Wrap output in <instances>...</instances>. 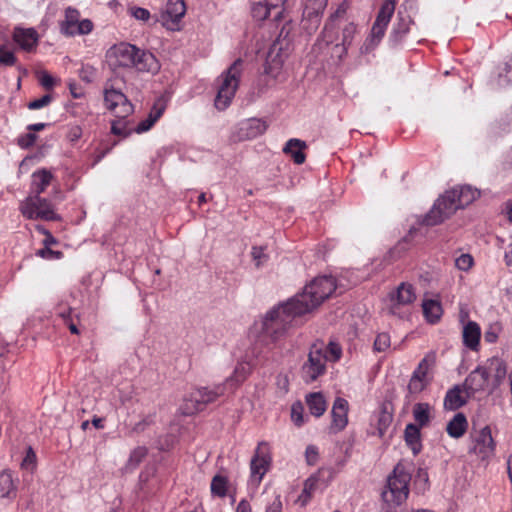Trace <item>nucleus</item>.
<instances>
[{
    "mask_svg": "<svg viewBox=\"0 0 512 512\" xmlns=\"http://www.w3.org/2000/svg\"><path fill=\"white\" fill-rule=\"evenodd\" d=\"M108 65L116 70L118 68H136L138 71L157 72L159 62L150 53L141 51L129 43H119L112 46L106 53Z\"/></svg>",
    "mask_w": 512,
    "mask_h": 512,
    "instance_id": "f257e3e1",
    "label": "nucleus"
},
{
    "mask_svg": "<svg viewBox=\"0 0 512 512\" xmlns=\"http://www.w3.org/2000/svg\"><path fill=\"white\" fill-rule=\"evenodd\" d=\"M356 30V26L353 23L341 25L330 20L325 25L321 39L318 42L319 49L326 50V54L332 59L342 61L347 55Z\"/></svg>",
    "mask_w": 512,
    "mask_h": 512,
    "instance_id": "f03ea898",
    "label": "nucleus"
},
{
    "mask_svg": "<svg viewBox=\"0 0 512 512\" xmlns=\"http://www.w3.org/2000/svg\"><path fill=\"white\" fill-rule=\"evenodd\" d=\"M301 315L303 314L297 312V306L289 300L269 311L259 323H255L254 332L269 338L271 342H275L284 334L293 318Z\"/></svg>",
    "mask_w": 512,
    "mask_h": 512,
    "instance_id": "7ed1b4c3",
    "label": "nucleus"
},
{
    "mask_svg": "<svg viewBox=\"0 0 512 512\" xmlns=\"http://www.w3.org/2000/svg\"><path fill=\"white\" fill-rule=\"evenodd\" d=\"M335 288V281L332 277H318L306 285L303 292L296 295L291 301L297 306L298 313L305 314L321 305Z\"/></svg>",
    "mask_w": 512,
    "mask_h": 512,
    "instance_id": "20e7f679",
    "label": "nucleus"
},
{
    "mask_svg": "<svg viewBox=\"0 0 512 512\" xmlns=\"http://www.w3.org/2000/svg\"><path fill=\"white\" fill-rule=\"evenodd\" d=\"M242 71L243 61L237 59L217 78V93L214 99V105L219 111H223L230 106L239 88Z\"/></svg>",
    "mask_w": 512,
    "mask_h": 512,
    "instance_id": "39448f33",
    "label": "nucleus"
},
{
    "mask_svg": "<svg viewBox=\"0 0 512 512\" xmlns=\"http://www.w3.org/2000/svg\"><path fill=\"white\" fill-rule=\"evenodd\" d=\"M411 473L407 468L398 464L393 473L388 477L387 486L382 492L383 501L390 507H396L404 503L409 495V483Z\"/></svg>",
    "mask_w": 512,
    "mask_h": 512,
    "instance_id": "423d86ee",
    "label": "nucleus"
},
{
    "mask_svg": "<svg viewBox=\"0 0 512 512\" xmlns=\"http://www.w3.org/2000/svg\"><path fill=\"white\" fill-rule=\"evenodd\" d=\"M395 7V0H384L377 14L376 20L373 23L371 32L360 49L362 54L370 53L379 45L385 35V31L391 17L395 12Z\"/></svg>",
    "mask_w": 512,
    "mask_h": 512,
    "instance_id": "0eeeda50",
    "label": "nucleus"
},
{
    "mask_svg": "<svg viewBox=\"0 0 512 512\" xmlns=\"http://www.w3.org/2000/svg\"><path fill=\"white\" fill-rule=\"evenodd\" d=\"M19 211L29 220L58 221L61 217L54 206L38 195H29L19 203Z\"/></svg>",
    "mask_w": 512,
    "mask_h": 512,
    "instance_id": "6e6552de",
    "label": "nucleus"
},
{
    "mask_svg": "<svg viewBox=\"0 0 512 512\" xmlns=\"http://www.w3.org/2000/svg\"><path fill=\"white\" fill-rule=\"evenodd\" d=\"M226 391L223 384L216 385L213 388H198L183 399L181 411L185 415H192L202 411L206 405L216 401V399L224 395Z\"/></svg>",
    "mask_w": 512,
    "mask_h": 512,
    "instance_id": "1a4fd4ad",
    "label": "nucleus"
},
{
    "mask_svg": "<svg viewBox=\"0 0 512 512\" xmlns=\"http://www.w3.org/2000/svg\"><path fill=\"white\" fill-rule=\"evenodd\" d=\"M93 29V22L88 18H82L80 11L74 7H67L63 19L59 21V30L66 37L85 36Z\"/></svg>",
    "mask_w": 512,
    "mask_h": 512,
    "instance_id": "9d476101",
    "label": "nucleus"
},
{
    "mask_svg": "<svg viewBox=\"0 0 512 512\" xmlns=\"http://www.w3.org/2000/svg\"><path fill=\"white\" fill-rule=\"evenodd\" d=\"M435 361L436 356L431 352L425 355L419 362L408 384V390L411 394H418L429 385L432 380V369L435 365Z\"/></svg>",
    "mask_w": 512,
    "mask_h": 512,
    "instance_id": "9b49d317",
    "label": "nucleus"
},
{
    "mask_svg": "<svg viewBox=\"0 0 512 512\" xmlns=\"http://www.w3.org/2000/svg\"><path fill=\"white\" fill-rule=\"evenodd\" d=\"M104 104L119 119H124L133 112V105L127 97L109 83L104 89Z\"/></svg>",
    "mask_w": 512,
    "mask_h": 512,
    "instance_id": "f8f14e48",
    "label": "nucleus"
},
{
    "mask_svg": "<svg viewBox=\"0 0 512 512\" xmlns=\"http://www.w3.org/2000/svg\"><path fill=\"white\" fill-rule=\"evenodd\" d=\"M450 190L446 191L441 197H439L434 203L432 209L426 215L424 222L426 225L434 226L442 223L447 218L452 216L459 207L455 200H452L449 196Z\"/></svg>",
    "mask_w": 512,
    "mask_h": 512,
    "instance_id": "ddd939ff",
    "label": "nucleus"
},
{
    "mask_svg": "<svg viewBox=\"0 0 512 512\" xmlns=\"http://www.w3.org/2000/svg\"><path fill=\"white\" fill-rule=\"evenodd\" d=\"M495 441L492 437L489 426H484L475 433L472 440V446L469 450L481 461H488L495 454Z\"/></svg>",
    "mask_w": 512,
    "mask_h": 512,
    "instance_id": "4468645a",
    "label": "nucleus"
},
{
    "mask_svg": "<svg viewBox=\"0 0 512 512\" xmlns=\"http://www.w3.org/2000/svg\"><path fill=\"white\" fill-rule=\"evenodd\" d=\"M267 125L260 119H247L240 122L231 132L230 140L234 143L254 139L262 135Z\"/></svg>",
    "mask_w": 512,
    "mask_h": 512,
    "instance_id": "2eb2a0df",
    "label": "nucleus"
},
{
    "mask_svg": "<svg viewBox=\"0 0 512 512\" xmlns=\"http://www.w3.org/2000/svg\"><path fill=\"white\" fill-rule=\"evenodd\" d=\"M326 357L321 348L314 346L302 367V377L306 383L315 381L325 372Z\"/></svg>",
    "mask_w": 512,
    "mask_h": 512,
    "instance_id": "dca6fc26",
    "label": "nucleus"
},
{
    "mask_svg": "<svg viewBox=\"0 0 512 512\" xmlns=\"http://www.w3.org/2000/svg\"><path fill=\"white\" fill-rule=\"evenodd\" d=\"M270 460L268 445L265 442L259 443L250 463L252 483L258 485L261 482L269 469Z\"/></svg>",
    "mask_w": 512,
    "mask_h": 512,
    "instance_id": "f3484780",
    "label": "nucleus"
},
{
    "mask_svg": "<svg viewBox=\"0 0 512 512\" xmlns=\"http://www.w3.org/2000/svg\"><path fill=\"white\" fill-rule=\"evenodd\" d=\"M491 388L488 371L485 366H478L465 379L464 389L467 396L476 392L484 391Z\"/></svg>",
    "mask_w": 512,
    "mask_h": 512,
    "instance_id": "a211bd4d",
    "label": "nucleus"
},
{
    "mask_svg": "<svg viewBox=\"0 0 512 512\" xmlns=\"http://www.w3.org/2000/svg\"><path fill=\"white\" fill-rule=\"evenodd\" d=\"M390 312L397 314V308L412 304L416 295L412 285L401 283L397 290L390 294Z\"/></svg>",
    "mask_w": 512,
    "mask_h": 512,
    "instance_id": "6ab92c4d",
    "label": "nucleus"
},
{
    "mask_svg": "<svg viewBox=\"0 0 512 512\" xmlns=\"http://www.w3.org/2000/svg\"><path fill=\"white\" fill-rule=\"evenodd\" d=\"M186 13V5L183 0H168L164 10L161 13L163 25L170 27L171 24L178 23Z\"/></svg>",
    "mask_w": 512,
    "mask_h": 512,
    "instance_id": "aec40b11",
    "label": "nucleus"
},
{
    "mask_svg": "<svg viewBox=\"0 0 512 512\" xmlns=\"http://www.w3.org/2000/svg\"><path fill=\"white\" fill-rule=\"evenodd\" d=\"M348 402L343 398H337L333 404L331 415L333 432L342 431L348 424Z\"/></svg>",
    "mask_w": 512,
    "mask_h": 512,
    "instance_id": "412c9836",
    "label": "nucleus"
},
{
    "mask_svg": "<svg viewBox=\"0 0 512 512\" xmlns=\"http://www.w3.org/2000/svg\"><path fill=\"white\" fill-rule=\"evenodd\" d=\"M13 40L25 51H32L38 43V34L33 28L17 27L13 32Z\"/></svg>",
    "mask_w": 512,
    "mask_h": 512,
    "instance_id": "4be33fe9",
    "label": "nucleus"
},
{
    "mask_svg": "<svg viewBox=\"0 0 512 512\" xmlns=\"http://www.w3.org/2000/svg\"><path fill=\"white\" fill-rule=\"evenodd\" d=\"M449 196L452 197V200H455L460 209L475 201L480 196V193L471 186H461L451 189Z\"/></svg>",
    "mask_w": 512,
    "mask_h": 512,
    "instance_id": "5701e85b",
    "label": "nucleus"
},
{
    "mask_svg": "<svg viewBox=\"0 0 512 512\" xmlns=\"http://www.w3.org/2000/svg\"><path fill=\"white\" fill-rule=\"evenodd\" d=\"M486 370L488 371V376L490 379L491 389H495L500 385L502 380L506 376V367L503 362L497 358L489 359L484 364Z\"/></svg>",
    "mask_w": 512,
    "mask_h": 512,
    "instance_id": "b1692460",
    "label": "nucleus"
},
{
    "mask_svg": "<svg viewBox=\"0 0 512 512\" xmlns=\"http://www.w3.org/2000/svg\"><path fill=\"white\" fill-rule=\"evenodd\" d=\"M53 180V175L50 171L46 169H41L38 171H35L32 174V180H31V195H38L42 194L47 187L51 184Z\"/></svg>",
    "mask_w": 512,
    "mask_h": 512,
    "instance_id": "393cba45",
    "label": "nucleus"
},
{
    "mask_svg": "<svg viewBox=\"0 0 512 512\" xmlns=\"http://www.w3.org/2000/svg\"><path fill=\"white\" fill-rule=\"evenodd\" d=\"M411 22L412 20L408 15H403L401 12H398L396 22L394 23L390 33V40L394 44H397L404 39L409 32Z\"/></svg>",
    "mask_w": 512,
    "mask_h": 512,
    "instance_id": "a878e982",
    "label": "nucleus"
},
{
    "mask_svg": "<svg viewBox=\"0 0 512 512\" xmlns=\"http://www.w3.org/2000/svg\"><path fill=\"white\" fill-rule=\"evenodd\" d=\"M250 366L248 363H238L233 374L223 383L226 390L234 391L249 375Z\"/></svg>",
    "mask_w": 512,
    "mask_h": 512,
    "instance_id": "bb28decb",
    "label": "nucleus"
},
{
    "mask_svg": "<svg viewBox=\"0 0 512 512\" xmlns=\"http://www.w3.org/2000/svg\"><path fill=\"white\" fill-rule=\"evenodd\" d=\"M462 336L465 346L476 350L481 336L480 326L474 321H469L463 328Z\"/></svg>",
    "mask_w": 512,
    "mask_h": 512,
    "instance_id": "cd10ccee",
    "label": "nucleus"
},
{
    "mask_svg": "<svg viewBox=\"0 0 512 512\" xmlns=\"http://www.w3.org/2000/svg\"><path fill=\"white\" fill-rule=\"evenodd\" d=\"M306 147L307 146L304 141L293 138L286 143L285 147L283 148V152L289 154L296 164H302L306 159V156L303 152Z\"/></svg>",
    "mask_w": 512,
    "mask_h": 512,
    "instance_id": "c85d7f7f",
    "label": "nucleus"
},
{
    "mask_svg": "<svg viewBox=\"0 0 512 512\" xmlns=\"http://www.w3.org/2000/svg\"><path fill=\"white\" fill-rule=\"evenodd\" d=\"M467 394L462 393L459 386L450 389L444 399V407L449 410H456L466 403Z\"/></svg>",
    "mask_w": 512,
    "mask_h": 512,
    "instance_id": "c756f323",
    "label": "nucleus"
},
{
    "mask_svg": "<svg viewBox=\"0 0 512 512\" xmlns=\"http://www.w3.org/2000/svg\"><path fill=\"white\" fill-rule=\"evenodd\" d=\"M327 0H307L304 7V16L318 24V17L324 12Z\"/></svg>",
    "mask_w": 512,
    "mask_h": 512,
    "instance_id": "7c9ffc66",
    "label": "nucleus"
},
{
    "mask_svg": "<svg viewBox=\"0 0 512 512\" xmlns=\"http://www.w3.org/2000/svg\"><path fill=\"white\" fill-rule=\"evenodd\" d=\"M306 402L312 415L320 417L326 411V401L321 393H311L307 396Z\"/></svg>",
    "mask_w": 512,
    "mask_h": 512,
    "instance_id": "2f4dec72",
    "label": "nucleus"
},
{
    "mask_svg": "<svg viewBox=\"0 0 512 512\" xmlns=\"http://www.w3.org/2000/svg\"><path fill=\"white\" fill-rule=\"evenodd\" d=\"M164 112V106L162 104H155L147 118L141 121L138 126L135 128L137 133H143L148 131L156 121L161 117Z\"/></svg>",
    "mask_w": 512,
    "mask_h": 512,
    "instance_id": "473e14b6",
    "label": "nucleus"
},
{
    "mask_svg": "<svg viewBox=\"0 0 512 512\" xmlns=\"http://www.w3.org/2000/svg\"><path fill=\"white\" fill-rule=\"evenodd\" d=\"M467 429V420L462 413L456 414L447 424V433L453 438L461 437Z\"/></svg>",
    "mask_w": 512,
    "mask_h": 512,
    "instance_id": "72a5a7b5",
    "label": "nucleus"
},
{
    "mask_svg": "<svg viewBox=\"0 0 512 512\" xmlns=\"http://www.w3.org/2000/svg\"><path fill=\"white\" fill-rule=\"evenodd\" d=\"M16 495V486L11 473H0V498H13Z\"/></svg>",
    "mask_w": 512,
    "mask_h": 512,
    "instance_id": "f704fd0d",
    "label": "nucleus"
},
{
    "mask_svg": "<svg viewBox=\"0 0 512 512\" xmlns=\"http://www.w3.org/2000/svg\"><path fill=\"white\" fill-rule=\"evenodd\" d=\"M405 441L411 448L414 454H417L421 449L420 444V431L416 425L409 424L405 428L404 432Z\"/></svg>",
    "mask_w": 512,
    "mask_h": 512,
    "instance_id": "c9c22d12",
    "label": "nucleus"
},
{
    "mask_svg": "<svg viewBox=\"0 0 512 512\" xmlns=\"http://www.w3.org/2000/svg\"><path fill=\"white\" fill-rule=\"evenodd\" d=\"M423 313L426 319L431 322H437L442 315V307L439 302L435 300H426L422 304Z\"/></svg>",
    "mask_w": 512,
    "mask_h": 512,
    "instance_id": "e433bc0d",
    "label": "nucleus"
},
{
    "mask_svg": "<svg viewBox=\"0 0 512 512\" xmlns=\"http://www.w3.org/2000/svg\"><path fill=\"white\" fill-rule=\"evenodd\" d=\"M413 416L420 426L427 425L431 418V406L428 403H417L413 408Z\"/></svg>",
    "mask_w": 512,
    "mask_h": 512,
    "instance_id": "4c0bfd02",
    "label": "nucleus"
},
{
    "mask_svg": "<svg viewBox=\"0 0 512 512\" xmlns=\"http://www.w3.org/2000/svg\"><path fill=\"white\" fill-rule=\"evenodd\" d=\"M271 11H274V9L266 1L255 3L251 8L253 19L259 22L266 20L271 14Z\"/></svg>",
    "mask_w": 512,
    "mask_h": 512,
    "instance_id": "58836bf2",
    "label": "nucleus"
},
{
    "mask_svg": "<svg viewBox=\"0 0 512 512\" xmlns=\"http://www.w3.org/2000/svg\"><path fill=\"white\" fill-rule=\"evenodd\" d=\"M317 482L318 480L315 477H310L305 481L303 490L297 500L302 506H305L310 501L317 489Z\"/></svg>",
    "mask_w": 512,
    "mask_h": 512,
    "instance_id": "ea45409f",
    "label": "nucleus"
},
{
    "mask_svg": "<svg viewBox=\"0 0 512 512\" xmlns=\"http://www.w3.org/2000/svg\"><path fill=\"white\" fill-rule=\"evenodd\" d=\"M375 421H376L375 426L377 429V434L379 437H383L384 434L386 433L387 429L389 428V426L392 423V415L385 410H381L376 415Z\"/></svg>",
    "mask_w": 512,
    "mask_h": 512,
    "instance_id": "a19ab883",
    "label": "nucleus"
},
{
    "mask_svg": "<svg viewBox=\"0 0 512 512\" xmlns=\"http://www.w3.org/2000/svg\"><path fill=\"white\" fill-rule=\"evenodd\" d=\"M283 64V59L278 55H274V49H272L267 57L265 72L273 77H276L279 69Z\"/></svg>",
    "mask_w": 512,
    "mask_h": 512,
    "instance_id": "79ce46f5",
    "label": "nucleus"
},
{
    "mask_svg": "<svg viewBox=\"0 0 512 512\" xmlns=\"http://www.w3.org/2000/svg\"><path fill=\"white\" fill-rule=\"evenodd\" d=\"M227 491V479L224 476L216 475L213 477L211 482L212 494L224 497Z\"/></svg>",
    "mask_w": 512,
    "mask_h": 512,
    "instance_id": "37998d69",
    "label": "nucleus"
},
{
    "mask_svg": "<svg viewBox=\"0 0 512 512\" xmlns=\"http://www.w3.org/2000/svg\"><path fill=\"white\" fill-rule=\"evenodd\" d=\"M390 346H391V339H390L389 334L382 332L376 336L374 344H373V350L375 352H379V353L385 352L390 348Z\"/></svg>",
    "mask_w": 512,
    "mask_h": 512,
    "instance_id": "c03bdc74",
    "label": "nucleus"
},
{
    "mask_svg": "<svg viewBox=\"0 0 512 512\" xmlns=\"http://www.w3.org/2000/svg\"><path fill=\"white\" fill-rule=\"evenodd\" d=\"M474 265V259L470 254H461L455 259V267L461 271H469Z\"/></svg>",
    "mask_w": 512,
    "mask_h": 512,
    "instance_id": "a18cd8bd",
    "label": "nucleus"
},
{
    "mask_svg": "<svg viewBox=\"0 0 512 512\" xmlns=\"http://www.w3.org/2000/svg\"><path fill=\"white\" fill-rule=\"evenodd\" d=\"M251 256L258 268L268 261V255L265 253V248L262 246H254L251 250Z\"/></svg>",
    "mask_w": 512,
    "mask_h": 512,
    "instance_id": "49530a36",
    "label": "nucleus"
},
{
    "mask_svg": "<svg viewBox=\"0 0 512 512\" xmlns=\"http://www.w3.org/2000/svg\"><path fill=\"white\" fill-rule=\"evenodd\" d=\"M505 75L502 72L499 73L498 85L500 87L506 86L512 83V56L509 58L508 62L505 64L503 68Z\"/></svg>",
    "mask_w": 512,
    "mask_h": 512,
    "instance_id": "de8ad7c7",
    "label": "nucleus"
},
{
    "mask_svg": "<svg viewBox=\"0 0 512 512\" xmlns=\"http://www.w3.org/2000/svg\"><path fill=\"white\" fill-rule=\"evenodd\" d=\"M326 357V361H338L342 356V348L336 342H330L327 346V354H324Z\"/></svg>",
    "mask_w": 512,
    "mask_h": 512,
    "instance_id": "09e8293b",
    "label": "nucleus"
},
{
    "mask_svg": "<svg viewBox=\"0 0 512 512\" xmlns=\"http://www.w3.org/2000/svg\"><path fill=\"white\" fill-rule=\"evenodd\" d=\"M128 13L133 18H135L136 20L141 21V22H147L151 17L150 12L147 9L142 8V7H136V6L129 7Z\"/></svg>",
    "mask_w": 512,
    "mask_h": 512,
    "instance_id": "8fccbe9b",
    "label": "nucleus"
},
{
    "mask_svg": "<svg viewBox=\"0 0 512 512\" xmlns=\"http://www.w3.org/2000/svg\"><path fill=\"white\" fill-rule=\"evenodd\" d=\"M291 419L296 426L304 423L303 406L300 402H296L291 407Z\"/></svg>",
    "mask_w": 512,
    "mask_h": 512,
    "instance_id": "3c124183",
    "label": "nucleus"
},
{
    "mask_svg": "<svg viewBox=\"0 0 512 512\" xmlns=\"http://www.w3.org/2000/svg\"><path fill=\"white\" fill-rule=\"evenodd\" d=\"M16 62L13 52L7 50L5 47H0V65L12 66Z\"/></svg>",
    "mask_w": 512,
    "mask_h": 512,
    "instance_id": "603ef678",
    "label": "nucleus"
},
{
    "mask_svg": "<svg viewBox=\"0 0 512 512\" xmlns=\"http://www.w3.org/2000/svg\"><path fill=\"white\" fill-rule=\"evenodd\" d=\"M52 97L49 94L42 96L39 99H35L28 104V108L31 110L41 109L50 104Z\"/></svg>",
    "mask_w": 512,
    "mask_h": 512,
    "instance_id": "864d4df0",
    "label": "nucleus"
},
{
    "mask_svg": "<svg viewBox=\"0 0 512 512\" xmlns=\"http://www.w3.org/2000/svg\"><path fill=\"white\" fill-rule=\"evenodd\" d=\"M36 255L44 259H60L62 257V252L54 251L50 249V247L45 246L43 249H39L36 252Z\"/></svg>",
    "mask_w": 512,
    "mask_h": 512,
    "instance_id": "5fc2aeb1",
    "label": "nucleus"
},
{
    "mask_svg": "<svg viewBox=\"0 0 512 512\" xmlns=\"http://www.w3.org/2000/svg\"><path fill=\"white\" fill-rule=\"evenodd\" d=\"M111 131L115 135L119 136H127L130 134V131L126 128V123L122 120H117L112 123Z\"/></svg>",
    "mask_w": 512,
    "mask_h": 512,
    "instance_id": "6e6d98bb",
    "label": "nucleus"
},
{
    "mask_svg": "<svg viewBox=\"0 0 512 512\" xmlns=\"http://www.w3.org/2000/svg\"><path fill=\"white\" fill-rule=\"evenodd\" d=\"M36 463V455L31 447H28L26 456L22 461V467L26 469H33Z\"/></svg>",
    "mask_w": 512,
    "mask_h": 512,
    "instance_id": "4d7b16f0",
    "label": "nucleus"
},
{
    "mask_svg": "<svg viewBox=\"0 0 512 512\" xmlns=\"http://www.w3.org/2000/svg\"><path fill=\"white\" fill-rule=\"evenodd\" d=\"M269 3L270 6L274 9V19L279 20L281 18L283 9L282 6L286 2V0H265Z\"/></svg>",
    "mask_w": 512,
    "mask_h": 512,
    "instance_id": "13d9d810",
    "label": "nucleus"
},
{
    "mask_svg": "<svg viewBox=\"0 0 512 512\" xmlns=\"http://www.w3.org/2000/svg\"><path fill=\"white\" fill-rule=\"evenodd\" d=\"M39 81L43 87L46 89H51L54 86V78L48 74L47 72H41L39 76Z\"/></svg>",
    "mask_w": 512,
    "mask_h": 512,
    "instance_id": "bf43d9fd",
    "label": "nucleus"
},
{
    "mask_svg": "<svg viewBox=\"0 0 512 512\" xmlns=\"http://www.w3.org/2000/svg\"><path fill=\"white\" fill-rule=\"evenodd\" d=\"M82 136V129L81 127L79 126H73L70 128L69 132H68V140L72 143H75L76 141H78Z\"/></svg>",
    "mask_w": 512,
    "mask_h": 512,
    "instance_id": "052dcab7",
    "label": "nucleus"
},
{
    "mask_svg": "<svg viewBox=\"0 0 512 512\" xmlns=\"http://www.w3.org/2000/svg\"><path fill=\"white\" fill-rule=\"evenodd\" d=\"M305 455H306L307 462L309 464H314L317 460L318 451H317L316 447L308 446L306 448Z\"/></svg>",
    "mask_w": 512,
    "mask_h": 512,
    "instance_id": "680f3d73",
    "label": "nucleus"
},
{
    "mask_svg": "<svg viewBox=\"0 0 512 512\" xmlns=\"http://www.w3.org/2000/svg\"><path fill=\"white\" fill-rule=\"evenodd\" d=\"M36 140V136L34 134H27L25 137H22L19 139L18 144L21 147H28L29 145H32Z\"/></svg>",
    "mask_w": 512,
    "mask_h": 512,
    "instance_id": "e2e57ef3",
    "label": "nucleus"
},
{
    "mask_svg": "<svg viewBox=\"0 0 512 512\" xmlns=\"http://www.w3.org/2000/svg\"><path fill=\"white\" fill-rule=\"evenodd\" d=\"M281 511H282V503L279 498H276L266 510V512H281Z\"/></svg>",
    "mask_w": 512,
    "mask_h": 512,
    "instance_id": "0e129e2a",
    "label": "nucleus"
},
{
    "mask_svg": "<svg viewBox=\"0 0 512 512\" xmlns=\"http://www.w3.org/2000/svg\"><path fill=\"white\" fill-rule=\"evenodd\" d=\"M45 238L43 240V245L46 246V247H50L52 245H56L57 244V240L56 238L50 233H46V235H44Z\"/></svg>",
    "mask_w": 512,
    "mask_h": 512,
    "instance_id": "69168bd1",
    "label": "nucleus"
},
{
    "mask_svg": "<svg viewBox=\"0 0 512 512\" xmlns=\"http://www.w3.org/2000/svg\"><path fill=\"white\" fill-rule=\"evenodd\" d=\"M236 512H251L250 504L246 500H241L237 505Z\"/></svg>",
    "mask_w": 512,
    "mask_h": 512,
    "instance_id": "338daca9",
    "label": "nucleus"
},
{
    "mask_svg": "<svg viewBox=\"0 0 512 512\" xmlns=\"http://www.w3.org/2000/svg\"><path fill=\"white\" fill-rule=\"evenodd\" d=\"M505 264L512 267V243L509 244L507 251L504 254Z\"/></svg>",
    "mask_w": 512,
    "mask_h": 512,
    "instance_id": "774afa93",
    "label": "nucleus"
}]
</instances>
